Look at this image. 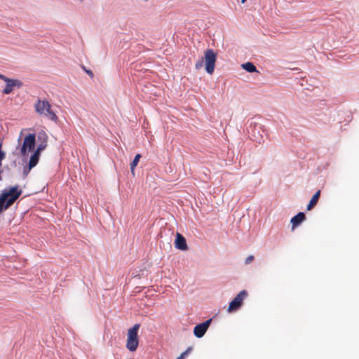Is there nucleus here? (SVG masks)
I'll list each match as a JSON object with an SVG mask.
<instances>
[{
    "instance_id": "nucleus-21",
    "label": "nucleus",
    "mask_w": 359,
    "mask_h": 359,
    "mask_svg": "<svg viewBox=\"0 0 359 359\" xmlns=\"http://www.w3.org/2000/svg\"><path fill=\"white\" fill-rule=\"evenodd\" d=\"M83 69H84L85 72H86V73H87V74L90 76V77H93V72H92L91 70H88V69H86V68H84V67H83Z\"/></svg>"
},
{
    "instance_id": "nucleus-14",
    "label": "nucleus",
    "mask_w": 359,
    "mask_h": 359,
    "mask_svg": "<svg viewBox=\"0 0 359 359\" xmlns=\"http://www.w3.org/2000/svg\"><path fill=\"white\" fill-rule=\"evenodd\" d=\"M140 158L141 155L140 154H136L133 161L130 163V170L133 175H135V168L137 165Z\"/></svg>"
},
{
    "instance_id": "nucleus-16",
    "label": "nucleus",
    "mask_w": 359,
    "mask_h": 359,
    "mask_svg": "<svg viewBox=\"0 0 359 359\" xmlns=\"http://www.w3.org/2000/svg\"><path fill=\"white\" fill-rule=\"evenodd\" d=\"M46 147H47V141H43V142H39L35 151L41 153L43 149H45V148Z\"/></svg>"
},
{
    "instance_id": "nucleus-10",
    "label": "nucleus",
    "mask_w": 359,
    "mask_h": 359,
    "mask_svg": "<svg viewBox=\"0 0 359 359\" xmlns=\"http://www.w3.org/2000/svg\"><path fill=\"white\" fill-rule=\"evenodd\" d=\"M305 219H306V216L304 212H300L297 213L290 220V223L292 224V229L294 230V229L295 227L299 226Z\"/></svg>"
},
{
    "instance_id": "nucleus-2",
    "label": "nucleus",
    "mask_w": 359,
    "mask_h": 359,
    "mask_svg": "<svg viewBox=\"0 0 359 359\" xmlns=\"http://www.w3.org/2000/svg\"><path fill=\"white\" fill-rule=\"evenodd\" d=\"M34 107L35 111L40 116H44L55 123L58 121V117L51 109V105L48 101L38 99Z\"/></svg>"
},
{
    "instance_id": "nucleus-18",
    "label": "nucleus",
    "mask_w": 359,
    "mask_h": 359,
    "mask_svg": "<svg viewBox=\"0 0 359 359\" xmlns=\"http://www.w3.org/2000/svg\"><path fill=\"white\" fill-rule=\"evenodd\" d=\"M2 143H0V167L2 165V161L6 157V153L1 150Z\"/></svg>"
},
{
    "instance_id": "nucleus-23",
    "label": "nucleus",
    "mask_w": 359,
    "mask_h": 359,
    "mask_svg": "<svg viewBox=\"0 0 359 359\" xmlns=\"http://www.w3.org/2000/svg\"><path fill=\"white\" fill-rule=\"evenodd\" d=\"M246 1V0H241V3L244 4Z\"/></svg>"
},
{
    "instance_id": "nucleus-17",
    "label": "nucleus",
    "mask_w": 359,
    "mask_h": 359,
    "mask_svg": "<svg viewBox=\"0 0 359 359\" xmlns=\"http://www.w3.org/2000/svg\"><path fill=\"white\" fill-rule=\"evenodd\" d=\"M192 347L187 348V349L182 352L179 356H177L176 359H184L185 357L188 355V354L192 351Z\"/></svg>"
},
{
    "instance_id": "nucleus-9",
    "label": "nucleus",
    "mask_w": 359,
    "mask_h": 359,
    "mask_svg": "<svg viewBox=\"0 0 359 359\" xmlns=\"http://www.w3.org/2000/svg\"><path fill=\"white\" fill-rule=\"evenodd\" d=\"M175 244V248L179 250H187V245L186 239L182 234L179 233H177L176 235Z\"/></svg>"
},
{
    "instance_id": "nucleus-13",
    "label": "nucleus",
    "mask_w": 359,
    "mask_h": 359,
    "mask_svg": "<svg viewBox=\"0 0 359 359\" xmlns=\"http://www.w3.org/2000/svg\"><path fill=\"white\" fill-rule=\"evenodd\" d=\"M242 67L243 69L250 73L257 72L255 65L250 62H248L246 63L243 64Z\"/></svg>"
},
{
    "instance_id": "nucleus-3",
    "label": "nucleus",
    "mask_w": 359,
    "mask_h": 359,
    "mask_svg": "<svg viewBox=\"0 0 359 359\" xmlns=\"http://www.w3.org/2000/svg\"><path fill=\"white\" fill-rule=\"evenodd\" d=\"M35 144L36 135L35 133H30L25 137L22 145H20V137H19L18 146L16 147V149L20 148L21 156L27 158L29 153L34 149Z\"/></svg>"
},
{
    "instance_id": "nucleus-5",
    "label": "nucleus",
    "mask_w": 359,
    "mask_h": 359,
    "mask_svg": "<svg viewBox=\"0 0 359 359\" xmlns=\"http://www.w3.org/2000/svg\"><path fill=\"white\" fill-rule=\"evenodd\" d=\"M217 55L212 49H208L205 52V70L212 74L215 69Z\"/></svg>"
},
{
    "instance_id": "nucleus-24",
    "label": "nucleus",
    "mask_w": 359,
    "mask_h": 359,
    "mask_svg": "<svg viewBox=\"0 0 359 359\" xmlns=\"http://www.w3.org/2000/svg\"><path fill=\"white\" fill-rule=\"evenodd\" d=\"M27 172H28V171H26V170H25V169L24 170V172H25V173H27Z\"/></svg>"
},
{
    "instance_id": "nucleus-19",
    "label": "nucleus",
    "mask_w": 359,
    "mask_h": 359,
    "mask_svg": "<svg viewBox=\"0 0 359 359\" xmlns=\"http://www.w3.org/2000/svg\"><path fill=\"white\" fill-rule=\"evenodd\" d=\"M203 65V60H198L197 61V62L196 63V69H200L201 67H202Z\"/></svg>"
},
{
    "instance_id": "nucleus-7",
    "label": "nucleus",
    "mask_w": 359,
    "mask_h": 359,
    "mask_svg": "<svg viewBox=\"0 0 359 359\" xmlns=\"http://www.w3.org/2000/svg\"><path fill=\"white\" fill-rule=\"evenodd\" d=\"M248 296V292L245 290L241 291L236 297L230 302L228 311L232 312L238 310L242 305L243 301Z\"/></svg>"
},
{
    "instance_id": "nucleus-6",
    "label": "nucleus",
    "mask_w": 359,
    "mask_h": 359,
    "mask_svg": "<svg viewBox=\"0 0 359 359\" xmlns=\"http://www.w3.org/2000/svg\"><path fill=\"white\" fill-rule=\"evenodd\" d=\"M4 81L6 83V86L3 89L2 93L5 95L11 93L15 88H20L22 86V82L19 79H13L6 77Z\"/></svg>"
},
{
    "instance_id": "nucleus-8",
    "label": "nucleus",
    "mask_w": 359,
    "mask_h": 359,
    "mask_svg": "<svg viewBox=\"0 0 359 359\" xmlns=\"http://www.w3.org/2000/svg\"><path fill=\"white\" fill-rule=\"evenodd\" d=\"M211 322L212 319L210 318L202 323L196 325L194 328L195 337L197 338L203 337L210 327Z\"/></svg>"
},
{
    "instance_id": "nucleus-12",
    "label": "nucleus",
    "mask_w": 359,
    "mask_h": 359,
    "mask_svg": "<svg viewBox=\"0 0 359 359\" xmlns=\"http://www.w3.org/2000/svg\"><path fill=\"white\" fill-rule=\"evenodd\" d=\"M320 191L318 190L311 198V199L309 201V205H307V210H311L314 205L317 203L318 198L320 197Z\"/></svg>"
},
{
    "instance_id": "nucleus-11",
    "label": "nucleus",
    "mask_w": 359,
    "mask_h": 359,
    "mask_svg": "<svg viewBox=\"0 0 359 359\" xmlns=\"http://www.w3.org/2000/svg\"><path fill=\"white\" fill-rule=\"evenodd\" d=\"M40 154L39 151H34V153L30 156L29 161V168L28 171L31 170L32 168L35 167L36 164L39 162Z\"/></svg>"
},
{
    "instance_id": "nucleus-22",
    "label": "nucleus",
    "mask_w": 359,
    "mask_h": 359,
    "mask_svg": "<svg viewBox=\"0 0 359 359\" xmlns=\"http://www.w3.org/2000/svg\"><path fill=\"white\" fill-rule=\"evenodd\" d=\"M6 76H4V75H3V74H0V79H1V80H3V81H4V80L5 79V78H6Z\"/></svg>"
},
{
    "instance_id": "nucleus-4",
    "label": "nucleus",
    "mask_w": 359,
    "mask_h": 359,
    "mask_svg": "<svg viewBox=\"0 0 359 359\" xmlns=\"http://www.w3.org/2000/svg\"><path fill=\"white\" fill-rule=\"evenodd\" d=\"M140 325L135 324L133 327L130 328L128 331V339L126 347L130 351H134L137 349L138 346L137 332Z\"/></svg>"
},
{
    "instance_id": "nucleus-15",
    "label": "nucleus",
    "mask_w": 359,
    "mask_h": 359,
    "mask_svg": "<svg viewBox=\"0 0 359 359\" xmlns=\"http://www.w3.org/2000/svg\"><path fill=\"white\" fill-rule=\"evenodd\" d=\"M47 140H48V136L44 131H41L38 133V135H37L38 142H41L43 141H47Z\"/></svg>"
},
{
    "instance_id": "nucleus-1",
    "label": "nucleus",
    "mask_w": 359,
    "mask_h": 359,
    "mask_svg": "<svg viewBox=\"0 0 359 359\" xmlns=\"http://www.w3.org/2000/svg\"><path fill=\"white\" fill-rule=\"evenodd\" d=\"M22 190L18 185L8 187L0 193V214L8 209L20 196Z\"/></svg>"
},
{
    "instance_id": "nucleus-20",
    "label": "nucleus",
    "mask_w": 359,
    "mask_h": 359,
    "mask_svg": "<svg viewBox=\"0 0 359 359\" xmlns=\"http://www.w3.org/2000/svg\"><path fill=\"white\" fill-rule=\"evenodd\" d=\"M254 259V256L253 255H250L248 256L246 259H245V264H250L251 262H252Z\"/></svg>"
}]
</instances>
